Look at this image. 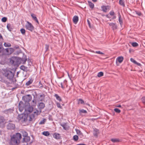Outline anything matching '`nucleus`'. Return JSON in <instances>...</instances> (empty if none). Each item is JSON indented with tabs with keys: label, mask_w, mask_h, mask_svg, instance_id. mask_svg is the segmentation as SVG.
Wrapping results in <instances>:
<instances>
[{
	"label": "nucleus",
	"mask_w": 145,
	"mask_h": 145,
	"mask_svg": "<svg viewBox=\"0 0 145 145\" xmlns=\"http://www.w3.org/2000/svg\"><path fill=\"white\" fill-rule=\"evenodd\" d=\"M116 18V17L115 16H114L113 18V19H115Z\"/></svg>",
	"instance_id": "nucleus-60"
},
{
	"label": "nucleus",
	"mask_w": 145,
	"mask_h": 145,
	"mask_svg": "<svg viewBox=\"0 0 145 145\" xmlns=\"http://www.w3.org/2000/svg\"><path fill=\"white\" fill-rule=\"evenodd\" d=\"M114 111L116 113H120L121 112V110L117 108H115L114 109Z\"/></svg>",
	"instance_id": "nucleus-39"
},
{
	"label": "nucleus",
	"mask_w": 145,
	"mask_h": 145,
	"mask_svg": "<svg viewBox=\"0 0 145 145\" xmlns=\"http://www.w3.org/2000/svg\"><path fill=\"white\" fill-rule=\"evenodd\" d=\"M21 60V58H18L15 57H12L11 58L10 62L12 64L15 65L19 64L20 62H19V61H20Z\"/></svg>",
	"instance_id": "nucleus-4"
},
{
	"label": "nucleus",
	"mask_w": 145,
	"mask_h": 145,
	"mask_svg": "<svg viewBox=\"0 0 145 145\" xmlns=\"http://www.w3.org/2000/svg\"><path fill=\"white\" fill-rule=\"evenodd\" d=\"M65 86H66L67 87V81L66 80H64L61 83H59V86L61 87L63 89H65Z\"/></svg>",
	"instance_id": "nucleus-10"
},
{
	"label": "nucleus",
	"mask_w": 145,
	"mask_h": 145,
	"mask_svg": "<svg viewBox=\"0 0 145 145\" xmlns=\"http://www.w3.org/2000/svg\"><path fill=\"white\" fill-rule=\"evenodd\" d=\"M3 39V37H2V36L0 33V39Z\"/></svg>",
	"instance_id": "nucleus-57"
},
{
	"label": "nucleus",
	"mask_w": 145,
	"mask_h": 145,
	"mask_svg": "<svg viewBox=\"0 0 145 145\" xmlns=\"http://www.w3.org/2000/svg\"><path fill=\"white\" fill-rule=\"evenodd\" d=\"M79 111L80 113H87V111L86 110H84V109L80 110Z\"/></svg>",
	"instance_id": "nucleus-40"
},
{
	"label": "nucleus",
	"mask_w": 145,
	"mask_h": 145,
	"mask_svg": "<svg viewBox=\"0 0 145 145\" xmlns=\"http://www.w3.org/2000/svg\"><path fill=\"white\" fill-rule=\"evenodd\" d=\"M12 111L13 110L12 109H9L5 110V112L6 114H10L11 112H12Z\"/></svg>",
	"instance_id": "nucleus-27"
},
{
	"label": "nucleus",
	"mask_w": 145,
	"mask_h": 145,
	"mask_svg": "<svg viewBox=\"0 0 145 145\" xmlns=\"http://www.w3.org/2000/svg\"><path fill=\"white\" fill-rule=\"evenodd\" d=\"M23 114H20L18 116V119H19L20 120L21 119H23Z\"/></svg>",
	"instance_id": "nucleus-48"
},
{
	"label": "nucleus",
	"mask_w": 145,
	"mask_h": 145,
	"mask_svg": "<svg viewBox=\"0 0 145 145\" xmlns=\"http://www.w3.org/2000/svg\"><path fill=\"white\" fill-rule=\"evenodd\" d=\"M7 129H14L15 128V126L14 124L9 123L8 124L7 126Z\"/></svg>",
	"instance_id": "nucleus-13"
},
{
	"label": "nucleus",
	"mask_w": 145,
	"mask_h": 145,
	"mask_svg": "<svg viewBox=\"0 0 145 145\" xmlns=\"http://www.w3.org/2000/svg\"><path fill=\"white\" fill-rule=\"evenodd\" d=\"M25 28L26 29L32 31L34 29V27L32 24L28 21L27 22V24L25 25Z\"/></svg>",
	"instance_id": "nucleus-5"
},
{
	"label": "nucleus",
	"mask_w": 145,
	"mask_h": 145,
	"mask_svg": "<svg viewBox=\"0 0 145 145\" xmlns=\"http://www.w3.org/2000/svg\"><path fill=\"white\" fill-rule=\"evenodd\" d=\"M92 1L93 2H96L97 1V0H92Z\"/></svg>",
	"instance_id": "nucleus-59"
},
{
	"label": "nucleus",
	"mask_w": 145,
	"mask_h": 145,
	"mask_svg": "<svg viewBox=\"0 0 145 145\" xmlns=\"http://www.w3.org/2000/svg\"><path fill=\"white\" fill-rule=\"evenodd\" d=\"M1 134V131L0 130V134Z\"/></svg>",
	"instance_id": "nucleus-61"
},
{
	"label": "nucleus",
	"mask_w": 145,
	"mask_h": 145,
	"mask_svg": "<svg viewBox=\"0 0 145 145\" xmlns=\"http://www.w3.org/2000/svg\"><path fill=\"white\" fill-rule=\"evenodd\" d=\"M111 140L113 143L118 142L121 141L120 139L116 138H112Z\"/></svg>",
	"instance_id": "nucleus-19"
},
{
	"label": "nucleus",
	"mask_w": 145,
	"mask_h": 145,
	"mask_svg": "<svg viewBox=\"0 0 145 145\" xmlns=\"http://www.w3.org/2000/svg\"><path fill=\"white\" fill-rule=\"evenodd\" d=\"M41 112V111H39L36 109H34L33 113L27 115L26 120L30 122L34 121L37 116L39 115Z\"/></svg>",
	"instance_id": "nucleus-1"
},
{
	"label": "nucleus",
	"mask_w": 145,
	"mask_h": 145,
	"mask_svg": "<svg viewBox=\"0 0 145 145\" xmlns=\"http://www.w3.org/2000/svg\"><path fill=\"white\" fill-rule=\"evenodd\" d=\"M20 69H21L24 71H26L27 70V67L24 65H22L20 66Z\"/></svg>",
	"instance_id": "nucleus-28"
},
{
	"label": "nucleus",
	"mask_w": 145,
	"mask_h": 145,
	"mask_svg": "<svg viewBox=\"0 0 145 145\" xmlns=\"http://www.w3.org/2000/svg\"><path fill=\"white\" fill-rule=\"evenodd\" d=\"M76 131L77 134L78 135H80L82 134V133H81V132L80 130H79L78 129H76Z\"/></svg>",
	"instance_id": "nucleus-42"
},
{
	"label": "nucleus",
	"mask_w": 145,
	"mask_h": 145,
	"mask_svg": "<svg viewBox=\"0 0 145 145\" xmlns=\"http://www.w3.org/2000/svg\"><path fill=\"white\" fill-rule=\"evenodd\" d=\"M53 136L54 138L56 139H59L61 138L60 135L57 133H54Z\"/></svg>",
	"instance_id": "nucleus-14"
},
{
	"label": "nucleus",
	"mask_w": 145,
	"mask_h": 145,
	"mask_svg": "<svg viewBox=\"0 0 145 145\" xmlns=\"http://www.w3.org/2000/svg\"><path fill=\"white\" fill-rule=\"evenodd\" d=\"M20 142L12 137L11 138L10 141V145H18Z\"/></svg>",
	"instance_id": "nucleus-7"
},
{
	"label": "nucleus",
	"mask_w": 145,
	"mask_h": 145,
	"mask_svg": "<svg viewBox=\"0 0 145 145\" xmlns=\"http://www.w3.org/2000/svg\"><path fill=\"white\" fill-rule=\"evenodd\" d=\"M109 25L110 26H112V27L113 30L116 29L117 28V26L115 24L111 23H109Z\"/></svg>",
	"instance_id": "nucleus-16"
},
{
	"label": "nucleus",
	"mask_w": 145,
	"mask_h": 145,
	"mask_svg": "<svg viewBox=\"0 0 145 145\" xmlns=\"http://www.w3.org/2000/svg\"><path fill=\"white\" fill-rule=\"evenodd\" d=\"M131 61L135 63V64L137 65H138L140 66V64L139 63H138L135 60H134L133 59L131 58L130 59Z\"/></svg>",
	"instance_id": "nucleus-23"
},
{
	"label": "nucleus",
	"mask_w": 145,
	"mask_h": 145,
	"mask_svg": "<svg viewBox=\"0 0 145 145\" xmlns=\"http://www.w3.org/2000/svg\"><path fill=\"white\" fill-rule=\"evenodd\" d=\"M32 99L31 95H28L23 96L22 97L23 100L25 102H28L30 101Z\"/></svg>",
	"instance_id": "nucleus-8"
},
{
	"label": "nucleus",
	"mask_w": 145,
	"mask_h": 145,
	"mask_svg": "<svg viewBox=\"0 0 145 145\" xmlns=\"http://www.w3.org/2000/svg\"><path fill=\"white\" fill-rule=\"evenodd\" d=\"M54 96L56 97L57 100L59 101H61V97L57 94H55Z\"/></svg>",
	"instance_id": "nucleus-26"
},
{
	"label": "nucleus",
	"mask_w": 145,
	"mask_h": 145,
	"mask_svg": "<svg viewBox=\"0 0 145 145\" xmlns=\"http://www.w3.org/2000/svg\"><path fill=\"white\" fill-rule=\"evenodd\" d=\"M7 29L9 30V28H10V25H8L7 26Z\"/></svg>",
	"instance_id": "nucleus-56"
},
{
	"label": "nucleus",
	"mask_w": 145,
	"mask_h": 145,
	"mask_svg": "<svg viewBox=\"0 0 145 145\" xmlns=\"http://www.w3.org/2000/svg\"><path fill=\"white\" fill-rule=\"evenodd\" d=\"M6 123V120L2 116H0V127H3Z\"/></svg>",
	"instance_id": "nucleus-6"
},
{
	"label": "nucleus",
	"mask_w": 145,
	"mask_h": 145,
	"mask_svg": "<svg viewBox=\"0 0 145 145\" xmlns=\"http://www.w3.org/2000/svg\"><path fill=\"white\" fill-rule=\"evenodd\" d=\"M103 75V73L102 72H101L98 73L97 76L99 77H100Z\"/></svg>",
	"instance_id": "nucleus-34"
},
{
	"label": "nucleus",
	"mask_w": 145,
	"mask_h": 145,
	"mask_svg": "<svg viewBox=\"0 0 145 145\" xmlns=\"http://www.w3.org/2000/svg\"><path fill=\"white\" fill-rule=\"evenodd\" d=\"M33 82V80L30 79L29 81L26 82L25 85L27 86H28L31 84Z\"/></svg>",
	"instance_id": "nucleus-29"
},
{
	"label": "nucleus",
	"mask_w": 145,
	"mask_h": 145,
	"mask_svg": "<svg viewBox=\"0 0 145 145\" xmlns=\"http://www.w3.org/2000/svg\"><path fill=\"white\" fill-rule=\"evenodd\" d=\"M3 75L10 80H12L14 76V74L12 72L7 69H5L3 71Z\"/></svg>",
	"instance_id": "nucleus-2"
},
{
	"label": "nucleus",
	"mask_w": 145,
	"mask_h": 145,
	"mask_svg": "<svg viewBox=\"0 0 145 145\" xmlns=\"http://www.w3.org/2000/svg\"><path fill=\"white\" fill-rule=\"evenodd\" d=\"M61 125L63 127V128L65 130H68L69 128V126L65 123H64L63 124H61Z\"/></svg>",
	"instance_id": "nucleus-17"
},
{
	"label": "nucleus",
	"mask_w": 145,
	"mask_h": 145,
	"mask_svg": "<svg viewBox=\"0 0 145 145\" xmlns=\"http://www.w3.org/2000/svg\"><path fill=\"white\" fill-rule=\"evenodd\" d=\"M89 5L90 8H93L94 7V4L91 2L88 1Z\"/></svg>",
	"instance_id": "nucleus-32"
},
{
	"label": "nucleus",
	"mask_w": 145,
	"mask_h": 145,
	"mask_svg": "<svg viewBox=\"0 0 145 145\" xmlns=\"http://www.w3.org/2000/svg\"><path fill=\"white\" fill-rule=\"evenodd\" d=\"M142 102L145 104V97H142Z\"/></svg>",
	"instance_id": "nucleus-51"
},
{
	"label": "nucleus",
	"mask_w": 145,
	"mask_h": 145,
	"mask_svg": "<svg viewBox=\"0 0 145 145\" xmlns=\"http://www.w3.org/2000/svg\"><path fill=\"white\" fill-rule=\"evenodd\" d=\"M95 53H97L99 54H101L102 55H104V54L102 52H101L100 51H96Z\"/></svg>",
	"instance_id": "nucleus-47"
},
{
	"label": "nucleus",
	"mask_w": 145,
	"mask_h": 145,
	"mask_svg": "<svg viewBox=\"0 0 145 145\" xmlns=\"http://www.w3.org/2000/svg\"><path fill=\"white\" fill-rule=\"evenodd\" d=\"M5 50L8 54H10L13 53L14 51V50L13 48H10L6 49Z\"/></svg>",
	"instance_id": "nucleus-15"
},
{
	"label": "nucleus",
	"mask_w": 145,
	"mask_h": 145,
	"mask_svg": "<svg viewBox=\"0 0 145 145\" xmlns=\"http://www.w3.org/2000/svg\"><path fill=\"white\" fill-rule=\"evenodd\" d=\"M46 120L45 119H44L40 121L39 123V124H44Z\"/></svg>",
	"instance_id": "nucleus-41"
},
{
	"label": "nucleus",
	"mask_w": 145,
	"mask_h": 145,
	"mask_svg": "<svg viewBox=\"0 0 145 145\" xmlns=\"http://www.w3.org/2000/svg\"><path fill=\"white\" fill-rule=\"evenodd\" d=\"M87 22H88V24L89 27L90 28H91V24H90V23L89 20H87Z\"/></svg>",
	"instance_id": "nucleus-52"
},
{
	"label": "nucleus",
	"mask_w": 145,
	"mask_h": 145,
	"mask_svg": "<svg viewBox=\"0 0 145 145\" xmlns=\"http://www.w3.org/2000/svg\"><path fill=\"white\" fill-rule=\"evenodd\" d=\"M116 106L118 107H121V106L120 105H119L118 106Z\"/></svg>",
	"instance_id": "nucleus-58"
},
{
	"label": "nucleus",
	"mask_w": 145,
	"mask_h": 145,
	"mask_svg": "<svg viewBox=\"0 0 145 145\" xmlns=\"http://www.w3.org/2000/svg\"><path fill=\"white\" fill-rule=\"evenodd\" d=\"M102 10L103 12H106L110 9V7L109 6H102L101 7Z\"/></svg>",
	"instance_id": "nucleus-9"
},
{
	"label": "nucleus",
	"mask_w": 145,
	"mask_h": 145,
	"mask_svg": "<svg viewBox=\"0 0 145 145\" xmlns=\"http://www.w3.org/2000/svg\"><path fill=\"white\" fill-rule=\"evenodd\" d=\"M132 45L133 47H137L138 46V44L136 42H134L132 43Z\"/></svg>",
	"instance_id": "nucleus-38"
},
{
	"label": "nucleus",
	"mask_w": 145,
	"mask_h": 145,
	"mask_svg": "<svg viewBox=\"0 0 145 145\" xmlns=\"http://www.w3.org/2000/svg\"><path fill=\"white\" fill-rule=\"evenodd\" d=\"M78 139V136L76 135H75L73 136V139L75 141H77Z\"/></svg>",
	"instance_id": "nucleus-43"
},
{
	"label": "nucleus",
	"mask_w": 145,
	"mask_h": 145,
	"mask_svg": "<svg viewBox=\"0 0 145 145\" xmlns=\"http://www.w3.org/2000/svg\"><path fill=\"white\" fill-rule=\"evenodd\" d=\"M42 134L45 136H48L50 135V133L48 131H44L42 133Z\"/></svg>",
	"instance_id": "nucleus-30"
},
{
	"label": "nucleus",
	"mask_w": 145,
	"mask_h": 145,
	"mask_svg": "<svg viewBox=\"0 0 145 145\" xmlns=\"http://www.w3.org/2000/svg\"><path fill=\"white\" fill-rule=\"evenodd\" d=\"M23 135L24 137H26L27 136L28 134L27 132L25 131H24L23 132Z\"/></svg>",
	"instance_id": "nucleus-45"
},
{
	"label": "nucleus",
	"mask_w": 145,
	"mask_h": 145,
	"mask_svg": "<svg viewBox=\"0 0 145 145\" xmlns=\"http://www.w3.org/2000/svg\"><path fill=\"white\" fill-rule=\"evenodd\" d=\"M123 59V58L122 56H120L118 57L116 59V61H118L119 63H121Z\"/></svg>",
	"instance_id": "nucleus-21"
},
{
	"label": "nucleus",
	"mask_w": 145,
	"mask_h": 145,
	"mask_svg": "<svg viewBox=\"0 0 145 145\" xmlns=\"http://www.w3.org/2000/svg\"><path fill=\"white\" fill-rule=\"evenodd\" d=\"M3 48L1 46H0V53L2 50Z\"/></svg>",
	"instance_id": "nucleus-55"
},
{
	"label": "nucleus",
	"mask_w": 145,
	"mask_h": 145,
	"mask_svg": "<svg viewBox=\"0 0 145 145\" xmlns=\"http://www.w3.org/2000/svg\"><path fill=\"white\" fill-rule=\"evenodd\" d=\"M7 19L6 17H4L2 18L1 20L3 22H5L7 21Z\"/></svg>",
	"instance_id": "nucleus-46"
},
{
	"label": "nucleus",
	"mask_w": 145,
	"mask_h": 145,
	"mask_svg": "<svg viewBox=\"0 0 145 145\" xmlns=\"http://www.w3.org/2000/svg\"><path fill=\"white\" fill-rule=\"evenodd\" d=\"M12 137L20 142V140L22 138V136L20 133H17L16 135H13Z\"/></svg>",
	"instance_id": "nucleus-11"
},
{
	"label": "nucleus",
	"mask_w": 145,
	"mask_h": 145,
	"mask_svg": "<svg viewBox=\"0 0 145 145\" xmlns=\"http://www.w3.org/2000/svg\"><path fill=\"white\" fill-rule=\"evenodd\" d=\"M99 133V130L97 129H94L93 135L97 137Z\"/></svg>",
	"instance_id": "nucleus-20"
},
{
	"label": "nucleus",
	"mask_w": 145,
	"mask_h": 145,
	"mask_svg": "<svg viewBox=\"0 0 145 145\" xmlns=\"http://www.w3.org/2000/svg\"><path fill=\"white\" fill-rule=\"evenodd\" d=\"M136 13L137 14L138 16H140L141 15V13L140 12L137 11L136 12Z\"/></svg>",
	"instance_id": "nucleus-53"
},
{
	"label": "nucleus",
	"mask_w": 145,
	"mask_h": 145,
	"mask_svg": "<svg viewBox=\"0 0 145 145\" xmlns=\"http://www.w3.org/2000/svg\"><path fill=\"white\" fill-rule=\"evenodd\" d=\"M144 44H145V43H144Z\"/></svg>",
	"instance_id": "nucleus-64"
},
{
	"label": "nucleus",
	"mask_w": 145,
	"mask_h": 145,
	"mask_svg": "<svg viewBox=\"0 0 145 145\" xmlns=\"http://www.w3.org/2000/svg\"><path fill=\"white\" fill-rule=\"evenodd\" d=\"M82 145V144H78V145Z\"/></svg>",
	"instance_id": "nucleus-63"
},
{
	"label": "nucleus",
	"mask_w": 145,
	"mask_h": 145,
	"mask_svg": "<svg viewBox=\"0 0 145 145\" xmlns=\"http://www.w3.org/2000/svg\"><path fill=\"white\" fill-rule=\"evenodd\" d=\"M40 97H42L43 99H44V95H40Z\"/></svg>",
	"instance_id": "nucleus-54"
},
{
	"label": "nucleus",
	"mask_w": 145,
	"mask_h": 145,
	"mask_svg": "<svg viewBox=\"0 0 145 145\" xmlns=\"http://www.w3.org/2000/svg\"><path fill=\"white\" fill-rule=\"evenodd\" d=\"M19 109L20 111L22 112L24 108V105L22 102H20L18 105Z\"/></svg>",
	"instance_id": "nucleus-12"
},
{
	"label": "nucleus",
	"mask_w": 145,
	"mask_h": 145,
	"mask_svg": "<svg viewBox=\"0 0 145 145\" xmlns=\"http://www.w3.org/2000/svg\"><path fill=\"white\" fill-rule=\"evenodd\" d=\"M34 109L33 107L30 105H26L25 108L24 113L25 115H28L29 114H31V113L33 112Z\"/></svg>",
	"instance_id": "nucleus-3"
},
{
	"label": "nucleus",
	"mask_w": 145,
	"mask_h": 145,
	"mask_svg": "<svg viewBox=\"0 0 145 145\" xmlns=\"http://www.w3.org/2000/svg\"><path fill=\"white\" fill-rule=\"evenodd\" d=\"M31 16L34 20H35L37 23H39L38 20L35 14H31Z\"/></svg>",
	"instance_id": "nucleus-22"
},
{
	"label": "nucleus",
	"mask_w": 145,
	"mask_h": 145,
	"mask_svg": "<svg viewBox=\"0 0 145 145\" xmlns=\"http://www.w3.org/2000/svg\"><path fill=\"white\" fill-rule=\"evenodd\" d=\"M56 104L58 108H59L60 109L62 108V107L61 106L60 103L57 102H56Z\"/></svg>",
	"instance_id": "nucleus-37"
},
{
	"label": "nucleus",
	"mask_w": 145,
	"mask_h": 145,
	"mask_svg": "<svg viewBox=\"0 0 145 145\" xmlns=\"http://www.w3.org/2000/svg\"><path fill=\"white\" fill-rule=\"evenodd\" d=\"M39 86L41 88V87H43V85H42V84L41 83V81H40L39 82Z\"/></svg>",
	"instance_id": "nucleus-50"
},
{
	"label": "nucleus",
	"mask_w": 145,
	"mask_h": 145,
	"mask_svg": "<svg viewBox=\"0 0 145 145\" xmlns=\"http://www.w3.org/2000/svg\"><path fill=\"white\" fill-rule=\"evenodd\" d=\"M118 16H119V22L120 24V25H121L123 23L122 20V18H121V16L120 13H119Z\"/></svg>",
	"instance_id": "nucleus-31"
},
{
	"label": "nucleus",
	"mask_w": 145,
	"mask_h": 145,
	"mask_svg": "<svg viewBox=\"0 0 145 145\" xmlns=\"http://www.w3.org/2000/svg\"><path fill=\"white\" fill-rule=\"evenodd\" d=\"M78 20V18L77 16H74L73 18V21L74 23L76 24Z\"/></svg>",
	"instance_id": "nucleus-18"
},
{
	"label": "nucleus",
	"mask_w": 145,
	"mask_h": 145,
	"mask_svg": "<svg viewBox=\"0 0 145 145\" xmlns=\"http://www.w3.org/2000/svg\"><path fill=\"white\" fill-rule=\"evenodd\" d=\"M45 107V104L43 103H41L39 104V107L40 109H43Z\"/></svg>",
	"instance_id": "nucleus-24"
},
{
	"label": "nucleus",
	"mask_w": 145,
	"mask_h": 145,
	"mask_svg": "<svg viewBox=\"0 0 145 145\" xmlns=\"http://www.w3.org/2000/svg\"><path fill=\"white\" fill-rule=\"evenodd\" d=\"M20 31L21 33L23 35H25V30L23 29L22 28L20 29Z\"/></svg>",
	"instance_id": "nucleus-36"
},
{
	"label": "nucleus",
	"mask_w": 145,
	"mask_h": 145,
	"mask_svg": "<svg viewBox=\"0 0 145 145\" xmlns=\"http://www.w3.org/2000/svg\"><path fill=\"white\" fill-rule=\"evenodd\" d=\"M109 14L111 16H114V13L113 11H111L110 12Z\"/></svg>",
	"instance_id": "nucleus-49"
},
{
	"label": "nucleus",
	"mask_w": 145,
	"mask_h": 145,
	"mask_svg": "<svg viewBox=\"0 0 145 145\" xmlns=\"http://www.w3.org/2000/svg\"><path fill=\"white\" fill-rule=\"evenodd\" d=\"M106 16L108 18V15H107Z\"/></svg>",
	"instance_id": "nucleus-62"
},
{
	"label": "nucleus",
	"mask_w": 145,
	"mask_h": 145,
	"mask_svg": "<svg viewBox=\"0 0 145 145\" xmlns=\"http://www.w3.org/2000/svg\"><path fill=\"white\" fill-rule=\"evenodd\" d=\"M84 101L83 100L80 99L78 100V104L80 103L81 104H84Z\"/></svg>",
	"instance_id": "nucleus-44"
},
{
	"label": "nucleus",
	"mask_w": 145,
	"mask_h": 145,
	"mask_svg": "<svg viewBox=\"0 0 145 145\" xmlns=\"http://www.w3.org/2000/svg\"><path fill=\"white\" fill-rule=\"evenodd\" d=\"M119 3L120 5L122 6L123 7L125 6V4L123 0H120Z\"/></svg>",
	"instance_id": "nucleus-35"
},
{
	"label": "nucleus",
	"mask_w": 145,
	"mask_h": 145,
	"mask_svg": "<svg viewBox=\"0 0 145 145\" xmlns=\"http://www.w3.org/2000/svg\"><path fill=\"white\" fill-rule=\"evenodd\" d=\"M4 45L6 47H9L11 46L10 44L9 43L5 42Z\"/></svg>",
	"instance_id": "nucleus-33"
},
{
	"label": "nucleus",
	"mask_w": 145,
	"mask_h": 145,
	"mask_svg": "<svg viewBox=\"0 0 145 145\" xmlns=\"http://www.w3.org/2000/svg\"><path fill=\"white\" fill-rule=\"evenodd\" d=\"M23 140L25 142H28L30 140V137H29L27 136L26 137H24Z\"/></svg>",
	"instance_id": "nucleus-25"
}]
</instances>
